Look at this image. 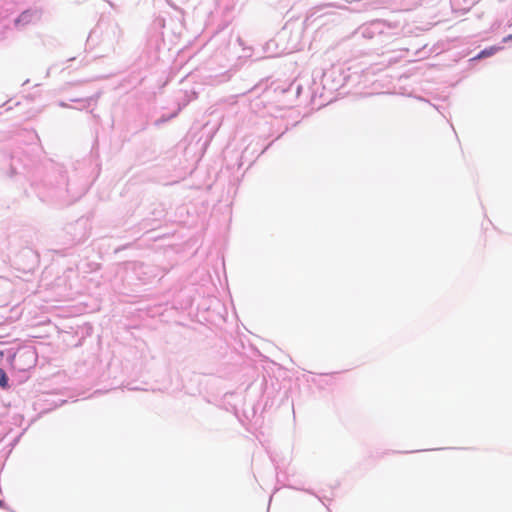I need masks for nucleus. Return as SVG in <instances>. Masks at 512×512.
I'll return each mask as SVG.
<instances>
[{
	"instance_id": "nucleus-4",
	"label": "nucleus",
	"mask_w": 512,
	"mask_h": 512,
	"mask_svg": "<svg viewBox=\"0 0 512 512\" xmlns=\"http://www.w3.org/2000/svg\"><path fill=\"white\" fill-rule=\"evenodd\" d=\"M512 38V35H509L508 37L504 38V41H507Z\"/></svg>"
},
{
	"instance_id": "nucleus-5",
	"label": "nucleus",
	"mask_w": 512,
	"mask_h": 512,
	"mask_svg": "<svg viewBox=\"0 0 512 512\" xmlns=\"http://www.w3.org/2000/svg\"><path fill=\"white\" fill-rule=\"evenodd\" d=\"M0 507H3V501L0 500Z\"/></svg>"
},
{
	"instance_id": "nucleus-3",
	"label": "nucleus",
	"mask_w": 512,
	"mask_h": 512,
	"mask_svg": "<svg viewBox=\"0 0 512 512\" xmlns=\"http://www.w3.org/2000/svg\"><path fill=\"white\" fill-rule=\"evenodd\" d=\"M0 386L3 388V389H6L8 388V377H7V374L6 372L0 368Z\"/></svg>"
},
{
	"instance_id": "nucleus-1",
	"label": "nucleus",
	"mask_w": 512,
	"mask_h": 512,
	"mask_svg": "<svg viewBox=\"0 0 512 512\" xmlns=\"http://www.w3.org/2000/svg\"><path fill=\"white\" fill-rule=\"evenodd\" d=\"M35 18H37V13L32 11H24L16 20L17 24H29L31 23Z\"/></svg>"
},
{
	"instance_id": "nucleus-2",
	"label": "nucleus",
	"mask_w": 512,
	"mask_h": 512,
	"mask_svg": "<svg viewBox=\"0 0 512 512\" xmlns=\"http://www.w3.org/2000/svg\"><path fill=\"white\" fill-rule=\"evenodd\" d=\"M499 50H500L499 47L492 46V47L482 50L475 58L481 59V58L489 57V56L494 55Z\"/></svg>"
}]
</instances>
